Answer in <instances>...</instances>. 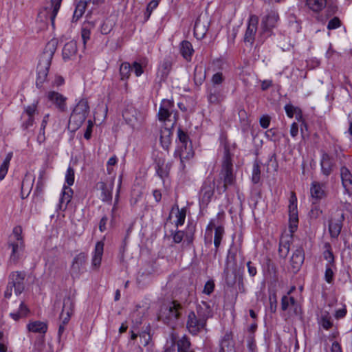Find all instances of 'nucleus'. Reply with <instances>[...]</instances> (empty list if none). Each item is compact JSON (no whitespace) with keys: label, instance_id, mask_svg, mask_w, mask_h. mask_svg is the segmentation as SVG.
Listing matches in <instances>:
<instances>
[{"label":"nucleus","instance_id":"obj_41","mask_svg":"<svg viewBox=\"0 0 352 352\" xmlns=\"http://www.w3.org/2000/svg\"><path fill=\"white\" fill-rule=\"evenodd\" d=\"M225 233L224 227L223 226H218L215 228L214 245L215 247V252H217L218 249L221 245V240Z\"/></svg>","mask_w":352,"mask_h":352},{"label":"nucleus","instance_id":"obj_9","mask_svg":"<svg viewBox=\"0 0 352 352\" xmlns=\"http://www.w3.org/2000/svg\"><path fill=\"white\" fill-rule=\"evenodd\" d=\"M214 180L212 178L208 177L204 182L199 192V201L201 208L207 207L211 201L214 192Z\"/></svg>","mask_w":352,"mask_h":352},{"label":"nucleus","instance_id":"obj_44","mask_svg":"<svg viewBox=\"0 0 352 352\" xmlns=\"http://www.w3.org/2000/svg\"><path fill=\"white\" fill-rule=\"evenodd\" d=\"M38 104V101H36V102H33L32 104L25 107L24 111L21 116V118H23L25 116L34 118V115L36 113H38V110H37Z\"/></svg>","mask_w":352,"mask_h":352},{"label":"nucleus","instance_id":"obj_63","mask_svg":"<svg viewBox=\"0 0 352 352\" xmlns=\"http://www.w3.org/2000/svg\"><path fill=\"white\" fill-rule=\"evenodd\" d=\"M271 118L268 115H263L259 120L260 125L263 129H267L270 124Z\"/></svg>","mask_w":352,"mask_h":352},{"label":"nucleus","instance_id":"obj_19","mask_svg":"<svg viewBox=\"0 0 352 352\" xmlns=\"http://www.w3.org/2000/svg\"><path fill=\"white\" fill-rule=\"evenodd\" d=\"M173 66V60L170 58H165L160 64L157 77L160 78V82H164L168 78Z\"/></svg>","mask_w":352,"mask_h":352},{"label":"nucleus","instance_id":"obj_45","mask_svg":"<svg viewBox=\"0 0 352 352\" xmlns=\"http://www.w3.org/2000/svg\"><path fill=\"white\" fill-rule=\"evenodd\" d=\"M160 1L161 0H152L148 3L146 11L144 14L145 21L148 20L153 11L158 6Z\"/></svg>","mask_w":352,"mask_h":352},{"label":"nucleus","instance_id":"obj_43","mask_svg":"<svg viewBox=\"0 0 352 352\" xmlns=\"http://www.w3.org/2000/svg\"><path fill=\"white\" fill-rule=\"evenodd\" d=\"M285 110L287 116L290 118H293L294 114L296 115V119H299L302 117V111L300 109L294 107L292 104H287L285 106Z\"/></svg>","mask_w":352,"mask_h":352},{"label":"nucleus","instance_id":"obj_1","mask_svg":"<svg viewBox=\"0 0 352 352\" xmlns=\"http://www.w3.org/2000/svg\"><path fill=\"white\" fill-rule=\"evenodd\" d=\"M213 316L212 309L206 302L202 301L196 306L194 311H190L187 316L186 328L188 332L197 336L207 331V321Z\"/></svg>","mask_w":352,"mask_h":352},{"label":"nucleus","instance_id":"obj_3","mask_svg":"<svg viewBox=\"0 0 352 352\" xmlns=\"http://www.w3.org/2000/svg\"><path fill=\"white\" fill-rule=\"evenodd\" d=\"M219 178L223 182L222 186L217 188L219 193L225 192L228 187L234 185L236 182V177L233 173L232 154L228 144L224 145Z\"/></svg>","mask_w":352,"mask_h":352},{"label":"nucleus","instance_id":"obj_49","mask_svg":"<svg viewBox=\"0 0 352 352\" xmlns=\"http://www.w3.org/2000/svg\"><path fill=\"white\" fill-rule=\"evenodd\" d=\"M261 179V168L259 163L255 161L253 164L252 181L254 184H258Z\"/></svg>","mask_w":352,"mask_h":352},{"label":"nucleus","instance_id":"obj_40","mask_svg":"<svg viewBox=\"0 0 352 352\" xmlns=\"http://www.w3.org/2000/svg\"><path fill=\"white\" fill-rule=\"evenodd\" d=\"M29 312L30 309L28 306L23 302H21L19 305V311L17 312L10 313V316L13 320L17 321L21 318L26 317Z\"/></svg>","mask_w":352,"mask_h":352},{"label":"nucleus","instance_id":"obj_57","mask_svg":"<svg viewBox=\"0 0 352 352\" xmlns=\"http://www.w3.org/2000/svg\"><path fill=\"white\" fill-rule=\"evenodd\" d=\"M113 29V24L110 21H104L100 26V32L102 34H109Z\"/></svg>","mask_w":352,"mask_h":352},{"label":"nucleus","instance_id":"obj_17","mask_svg":"<svg viewBox=\"0 0 352 352\" xmlns=\"http://www.w3.org/2000/svg\"><path fill=\"white\" fill-rule=\"evenodd\" d=\"M155 170L157 175L164 181L168 177L172 166L171 162H166L162 156H157L155 159Z\"/></svg>","mask_w":352,"mask_h":352},{"label":"nucleus","instance_id":"obj_10","mask_svg":"<svg viewBox=\"0 0 352 352\" xmlns=\"http://www.w3.org/2000/svg\"><path fill=\"white\" fill-rule=\"evenodd\" d=\"M344 214L341 209H337L331 215L329 221V232L331 238L337 239L342 230Z\"/></svg>","mask_w":352,"mask_h":352},{"label":"nucleus","instance_id":"obj_21","mask_svg":"<svg viewBox=\"0 0 352 352\" xmlns=\"http://www.w3.org/2000/svg\"><path fill=\"white\" fill-rule=\"evenodd\" d=\"M74 310V300L71 296H66L63 299V305L60 317H64V323H68Z\"/></svg>","mask_w":352,"mask_h":352},{"label":"nucleus","instance_id":"obj_29","mask_svg":"<svg viewBox=\"0 0 352 352\" xmlns=\"http://www.w3.org/2000/svg\"><path fill=\"white\" fill-rule=\"evenodd\" d=\"M218 352H236L230 334L226 333L221 340Z\"/></svg>","mask_w":352,"mask_h":352},{"label":"nucleus","instance_id":"obj_4","mask_svg":"<svg viewBox=\"0 0 352 352\" xmlns=\"http://www.w3.org/2000/svg\"><path fill=\"white\" fill-rule=\"evenodd\" d=\"M177 138L180 144L179 148L175 151L174 156L175 157L179 158L181 166L184 169L185 167L184 160L192 158L194 156V151L188 133L180 128L177 130Z\"/></svg>","mask_w":352,"mask_h":352},{"label":"nucleus","instance_id":"obj_27","mask_svg":"<svg viewBox=\"0 0 352 352\" xmlns=\"http://www.w3.org/2000/svg\"><path fill=\"white\" fill-rule=\"evenodd\" d=\"M96 187L102 192L101 197L103 201H111L113 182H111L109 184H107L104 182H99L96 184Z\"/></svg>","mask_w":352,"mask_h":352},{"label":"nucleus","instance_id":"obj_52","mask_svg":"<svg viewBox=\"0 0 352 352\" xmlns=\"http://www.w3.org/2000/svg\"><path fill=\"white\" fill-rule=\"evenodd\" d=\"M186 216V209L185 208H182L179 210L177 214L176 215L177 220L175 221V226L178 228L179 226H182L184 223L185 219Z\"/></svg>","mask_w":352,"mask_h":352},{"label":"nucleus","instance_id":"obj_39","mask_svg":"<svg viewBox=\"0 0 352 352\" xmlns=\"http://www.w3.org/2000/svg\"><path fill=\"white\" fill-rule=\"evenodd\" d=\"M306 6L315 12H320L327 5V0H305Z\"/></svg>","mask_w":352,"mask_h":352},{"label":"nucleus","instance_id":"obj_53","mask_svg":"<svg viewBox=\"0 0 352 352\" xmlns=\"http://www.w3.org/2000/svg\"><path fill=\"white\" fill-rule=\"evenodd\" d=\"M140 338V342L144 346L148 345L151 340V336L149 333V330H145L141 332L139 335Z\"/></svg>","mask_w":352,"mask_h":352},{"label":"nucleus","instance_id":"obj_46","mask_svg":"<svg viewBox=\"0 0 352 352\" xmlns=\"http://www.w3.org/2000/svg\"><path fill=\"white\" fill-rule=\"evenodd\" d=\"M131 66L129 63H123L120 67V74L122 80L129 78L130 76Z\"/></svg>","mask_w":352,"mask_h":352},{"label":"nucleus","instance_id":"obj_20","mask_svg":"<svg viewBox=\"0 0 352 352\" xmlns=\"http://www.w3.org/2000/svg\"><path fill=\"white\" fill-rule=\"evenodd\" d=\"M47 97L60 111H65L67 109V98L61 94L51 91L47 93Z\"/></svg>","mask_w":352,"mask_h":352},{"label":"nucleus","instance_id":"obj_48","mask_svg":"<svg viewBox=\"0 0 352 352\" xmlns=\"http://www.w3.org/2000/svg\"><path fill=\"white\" fill-rule=\"evenodd\" d=\"M296 299L293 296H283L281 299V309L283 311L289 309L294 305Z\"/></svg>","mask_w":352,"mask_h":352},{"label":"nucleus","instance_id":"obj_55","mask_svg":"<svg viewBox=\"0 0 352 352\" xmlns=\"http://www.w3.org/2000/svg\"><path fill=\"white\" fill-rule=\"evenodd\" d=\"M65 182L68 184L69 186L74 184V170L71 166H69L66 175H65Z\"/></svg>","mask_w":352,"mask_h":352},{"label":"nucleus","instance_id":"obj_31","mask_svg":"<svg viewBox=\"0 0 352 352\" xmlns=\"http://www.w3.org/2000/svg\"><path fill=\"white\" fill-rule=\"evenodd\" d=\"M225 98V96L221 90L211 89L208 96V100L210 104H219Z\"/></svg>","mask_w":352,"mask_h":352},{"label":"nucleus","instance_id":"obj_7","mask_svg":"<svg viewBox=\"0 0 352 352\" xmlns=\"http://www.w3.org/2000/svg\"><path fill=\"white\" fill-rule=\"evenodd\" d=\"M62 0H50L47 5L40 10L36 21L43 23V27L47 25L49 21L52 26L54 28L55 18L60 10Z\"/></svg>","mask_w":352,"mask_h":352},{"label":"nucleus","instance_id":"obj_54","mask_svg":"<svg viewBox=\"0 0 352 352\" xmlns=\"http://www.w3.org/2000/svg\"><path fill=\"white\" fill-rule=\"evenodd\" d=\"M322 213V210L320 208L319 206L316 205V203L313 202L311 209L309 212V217L311 219H317L318 218Z\"/></svg>","mask_w":352,"mask_h":352},{"label":"nucleus","instance_id":"obj_34","mask_svg":"<svg viewBox=\"0 0 352 352\" xmlns=\"http://www.w3.org/2000/svg\"><path fill=\"white\" fill-rule=\"evenodd\" d=\"M91 0H80L76 6L73 15V21H77L85 13L86 8Z\"/></svg>","mask_w":352,"mask_h":352},{"label":"nucleus","instance_id":"obj_15","mask_svg":"<svg viewBox=\"0 0 352 352\" xmlns=\"http://www.w3.org/2000/svg\"><path fill=\"white\" fill-rule=\"evenodd\" d=\"M223 276L225 283L228 287H232L235 285L237 280L236 264L234 261L232 263L228 257L226 261Z\"/></svg>","mask_w":352,"mask_h":352},{"label":"nucleus","instance_id":"obj_62","mask_svg":"<svg viewBox=\"0 0 352 352\" xmlns=\"http://www.w3.org/2000/svg\"><path fill=\"white\" fill-rule=\"evenodd\" d=\"M131 68L136 76H140L144 72L142 65L136 61L133 63Z\"/></svg>","mask_w":352,"mask_h":352},{"label":"nucleus","instance_id":"obj_23","mask_svg":"<svg viewBox=\"0 0 352 352\" xmlns=\"http://www.w3.org/2000/svg\"><path fill=\"white\" fill-rule=\"evenodd\" d=\"M305 260V253L302 248L295 250L291 258V265L294 272H297Z\"/></svg>","mask_w":352,"mask_h":352},{"label":"nucleus","instance_id":"obj_58","mask_svg":"<svg viewBox=\"0 0 352 352\" xmlns=\"http://www.w3.org/2000/svg\"><path fill=\"white\" fill-rule=\"evenodd\" d=\"M173 242L175 243H179L182 241L184 238V232L181 230H175L172 232Z\"/></svg>","mask_w":352,"mask_h":352},{"label":"nucleus","instance_id":"obj_36","mask_svg":"<svg viewBox=\"0 0 352 352\" xmlns=\"http://www.w3.org/2000/svg\"><path fill=\"white\" fill-rule=\"evenodd\" d=\"M172 131L170 129L164 127L160 131V142L163 148L168 149L171 143Z\"/></svg>","mask_w":352,"mask_h":352},{"label":"nucleus","instance_id":"obj_5","mask_svg":"<svg viewBox=\"0 0 352 352\" xmlns=\"http://www.w3.org/2000/svg\"><path fill=\"white\" fill-rule=\"evenodd\" d=\"M182 309L183 307L179 302L172 300L161 307L159 318L165 324L173 325L180 318Z\"/></svg>","mask_w":352,"mask_h":352},{"label":"nucleus","instance_id":"obj_13","mask_svg":"<svg viewBox=\"0 0 352 352\" xmlns=\"http://www.w3.org/2000/svg\"><path fill=\"white\" fill-rule=\"evenodd\" d=\"M8 245L12 250L8 264L11 265H16L22 256L25 246L24 242L23 241H12L11 236L8 242Z\"/></svg>","mask_w":352,"mask_h":352},{"label":"nucleus","instance_id":"obj_6","mask_svg":"<svg viewBox=\"0 0 352 352\" xmlns=\"http://www.w3.org/2000/svg\"><path fill=\"white\" fill-rule=\"evenodd\" d=\"M89 113V106L87 99H81L74 107L69 120V127L72 130L78 129L85 121Z\"/></svg>","mask_w":352,"mask_h":352},{"label":"nucleus","instance_id":"obj_16","mask_svg":"<svg viewBox=\"0 0 352 352\" xmlns=\"http://www.w3.org/2000/svg\"><path fill=\"white\" fill-rule=\"evenodd\" d=\"M25 274L23 272H13L10 274L9 282L14 287V293L16 296L21 294L25 289Z\"/></svg>","mask_w":352,"mask_h":352},{"label":"nucleus","instance_id":"obj_14","mask_svg":"<svg viewBox=\"0 0 352 352\" xmlns=\"http://www.w3.org/2000/svg\"><path fill=\"white\" fill-rule=\"evenodd\" d=\"M258 17L255 14H251L248 19V26L243 36V41L250 45L254 44L258 30Z\"/></svg>","mask_w":352,"mask_h":352},{"label":"nucleus","instance_id":"obj_8","mask_svg":"<svg viewBox=\"0 0 352 352\" xmlns=\"http://www.w3.org/2000/svg\"><path fill=\"white\" fill-rule=\"evenodd\" d=\"M278 20V14L275 11H271L262 19L261 28L258 36V43H263L272 35V29L276 27Z\"/></svg>","mask_w":352,"mask_h":352},{"label":"nucleus","instance_id":"obj_50","mask_svg":"<svg viewBox=\"0 0 352 352\" xmlns=\"http://www.w3.org/2000/svg\"><path fill=\"white\" fill-rule=\"evenodd\" d=\"M206 75L203 72L201 67L198 68L196 67L194 72V81L197 85H200L203 83L205 79Z\"/></svg>","mask_w":352,"mask_h":352},{"label":"nucleus","instance_id":"obj_18","mask_svg":"<svg viewBox=\"0 0 352 352\" xmlns=\"http://www.w3.org/2000/svg\"><path fill=\"white\" fill-rule=\"evenodd\" d=\"M173 107L174 102L173 100L168 99L162 100L157 113L158 120L163 122L169 120Z\"/></svg>","mask_w":352,"mask_h":352},{"label":"nucleus","instance_id":"obj_11","mask_svg":"<svg viewBox=\"0 0 352 352\" xmlns=\"http://www.w3.org/2000/svg\"><path fill=\"white\" fill-rule=\"evenodd\" d=\"M298 224L297 197L295 192H292L289 205V228L292 234L297 230Z\"/></svg>","mask_w":352,"mask_h":352},{"label":"nucleus","instance_id":"obj_33","mask_svg":"<svg viewBox=\"0 0 352 352\" xmlns=\"http://www.w3.org/2000/svg\"><path fill=\"white\" fill-rule=\"evenodd\" d=\"M27 329L30 332L45 333L47 330V325L41 321H33L28 324Z\"/></svg>","mask_w":352,"mask_h":352},{"label":"nucleus","instance_id":"obj_61","mask_svg":"<svg viewBox=\"0 0 352 352\" xmlns=\"http://www.w3.org/2000/svg\"><path fill=\"white\" fill-rule=\"evenodd\" d=\"M224 80V77L221 72H217L214 74L211 79V81L213 85H221Z\"/></svg>","mask_w":352,"mask_h":352},{"label":"nucleus","instance_id":"obj_60","mask_svg":"<svg viewBox=\"0 0 352 352\" xmlns=\"http://www.w3.org/2000/svg\"><path fill=\"white\" fill-rule=\"evenodd\" d=\"M341 25V21L338 17L335 16L332 19H331L327 25V28L329 30H334L339 28Z\"/></svg>","mask_w":352,"mask_h":352},{"label":"nucleus","instance_id":"obj_64","mask_svg":"<svg viewBox=\"0 0 352 352\" xmlns=\"http://www.w3.org/2000/svg\"><path fill=\"white\" fill-rule=\"evenodd\" d=\"M34 122V117L27 116V118L23 121L21 124V127L23 130H28L30 126H32L33 125Z\"/></svg>","mask_w":352,"mask_h":352},{"label":"nucleus","instance_id":"obj_28","mask_svg":"<svg viewBox=\"0 0 352 352\" xmlns=\"http://www.w3.org/2000/svg\"><path fill=\"white\" fill-rule=\"evenodd\" d=\"M340 176L346 192L352 195V174L346 167L343 166L340 168Z\"/></svg>","mask_w":352,"mask_h":352},{"label":"nucleus","instance_id":"obj_35","mask_svg":"<svg viewBox=\"0 0 352 352\" xmlns=\"http://www.w3.org/2000/svg\"><path fill=\"white\" fill-rule=\"evenodd\" d=\"M95 28V23L92 21L85 22L81 28V37L84 45L90 39L91 30Z\"/></svg>","mask_w":352,"mask_h":352},{"label":"nucleus","instance_id":"obj_56","mask_svg":"<svg viewBox=\"0 0 352 352\" xmlns=\"http://www.w3.org/2000/svg\"><path fill=\"white\" fill-rule=\"evenodd\" d=\"M214 283L212 280H208L204 287L203 293L206 295H210L214 289Z\"/></svg>","mask_w":352,"mask_h":352},{"label":"nucleus","instance_id":"obj_2","mask_svg":"<svg viewBox=\"0 0 352 352\" xmlns=\"http://www.w3.org/2000/svg\"><path fill=\"white\" fill-rule=\"evenodd\" d=\"M57 41L52 39L45 45L44 50L39 57L37 65V78L36 85L41 87L46 81L52 60L57 48Z\"/></svg>","mask_w":352,"mask_h":352},{"label":"nucleus","instance_id":"obj_47","mask_svg":"<svg viewBox=\"0 0 352 352\" xmlns=\"http://www.w3.org/2000/svg\"><path fill=\"white\" fill-rule=\"evenodd\" d=\"M326 250L323 253V256L325 260L328 261L327 265H333L335 263V259L333 254L331 250V245L329 243H327L324 245Z\"/></svg>","mask_w":352,"mask_h":352},{"label":"nucleus","instance_id":"obj_12","mask_svg":"<svg viewBox=\"0 0 352 352\" xmlns=\"http://www.w3.org/2000/svg\"><path fill=\"white\" fill-rule=\"evenodd\" d=\"M87 258L84 252L79 253L74 258L70 268V274L73 278H78L85 272Z\"/></svg>","mask_w":352,"mask_h":352},{"label":"nucleus","instance_id":"obj_25","mask_svg":"<svg viewBox=\"0 0 352 352\" xmlns=\"http://www.w3.org/2000/svg\"><path fill=\"white\" fill-rule=\"evenodd\" d=\"M104 243L98 241L96 243L94 252L93 253L91 266L94 270H98L100 266L102 256L103 254Z\"/></svg>","mask_w":352,"mask_h":352},{"label":"nucleus","instance_id":"obj_37","mask_svg":"<svg viewBox=\"0 0 352 352\" xmlns=\"http://www.w3.org/2000/svg\"><path fill=\"white\" fill-rule=\"evenodd\" d=\"M190 342L186 338H183L179 340L177 343V352H194V351L190 348ZM164 352H174L173 349H166Z\"/></svg>","mask_w":352,"mask_h":352},{"label":"nucleus","instance_id":"obj_59","mask_svg":"<svg viewBox=\"0 0 352 352\" xmlns=\"http://www.w3.org/2000/svg\"><path fill=\"white\" fill-rule=\"evenodd\" d=\"M195 229H189L186 234H184L185 241L188 245H191L194 241Z\"/></svg>","mask_w":352,"mask_h":352},{"label":"nucleus","instance_id":"obj_30","mask_svg":"<svg viewBox=\"0 0 352 352\" xmlns=\"http://www.w3.org/2000/svg\"><path fill=\"white\" fill-rule=\"evenodd\" d=\"M77 52V45L74 41L67 42L63 49V58L64 60L71 59Z\"/></svg>","mask_w":352,"mask_h":352},{"label":"nucleus","instance_id":"obj_24","mask_svg":"<svg viewBox=\"0 0 352 352\" xmlns=\"http://www.w3.org/2000/svg\"><path fill=\"white\" fill-rule=\"evenodd\" d=\"M206 16L199 15L195 23L194 34L197 38H202L205 36L208 31V25L206 24Z\"/></svg>","mask_w":352,"mask_h":352},{"label":"nucleus","instance_id":"obj_32","mask_svg":"<svg viewBox=\"0 0 352 352\" xmlns=\"http://www.w3.org/2000/svg\"><path fill=\"white\" fill-rule=\"evenodd\" d=\"M73 191L69 187L64 186L61 197L60 198L59 208L65 210L68 204L71 201Z\"/></svg>","mask_w":352,"mask_h":352},{"label":"nucleus","instance_id":"obj_22","mask_svg":"<svg viewBox=\"0 0 352 352\" xmlns=\"http://www.w3.org/2000/svg\"><path fill=\"white\" fill-rule=\"evenodd\" d=\"M322 173L326 177L329 176L335 167V162L333 158L327 153L322 155L320 160Z\"/></svg>","mask_w":352,"mask_h":352},{"label":"nucleus","instance_id":"obj_38","mask_svg":"<svg viewBox=\"0 0 352 352\" xmlns=\"http://www.w3.org/2000/svg\"><path fill=\"white\" fill-rule=\"evenodd\" d=\"M194 52L192 44L188 41H183L180 45V53L182 56L188 61L191 60Z\"/></svg>","mask_w":352,"mask_h":352},{"label":"nucleus","instance_id":"obj_42","mask_svg":"<svg viewBox=\"0 0 352 352\" xmlns=\"http://www.w3.org/2000/svg\"><path fill=\"white\" fill-rule=\"evenodd\" d=\"M336 270V264L326 265L324 272V280L327 283L331 284L334 280L335 272Z\"/></svg>","mask_w":352,"mask_h":352},{"label":"nucleus","instance_id":"obj_26","mask_svg":"<svg viewBox=\"0 0 352 352\" xmlns=\"http://www.w3.org/2000/svg\"><path fill=\"white\" fill-rule=\"evenodd\" d=\"M325 184L318 182H313L311 184L310 193L312 199L316 201L322 199L326 197L324 190Z\"/></svg>","mask_w":352,"mask_h":352},{"label":"nucleus","instance_id":"obj_51","mask_svg":"<svg viewBox=\"0 0 352 352\" xmlns=\"http://www.w3.org/2000/svg\"><path fill=\"white\" fill-rule=\"evenodd\" d=\"M290 244L289 241H280L278 248L279 256L283 258H286L289 252Z\"/></svg>","mask_w":352,"mask_h":352}]
</instances>
